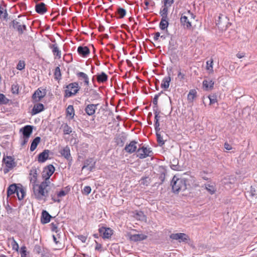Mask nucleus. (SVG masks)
<instances>
[{"mask_svg":"<svg viewBox=\"0 0 257 257\" xmlns=\"http://www.w3.org/2000/svg\"><path fill=\"white\" fill-rule=\"evenodd\" d=\"M96 80L99 83H103L106 82L108 79V76L104 72H101L100 73L96 75Z\"/></svg>","mask_w":257,"mask_h":257,"instance_id":"5701e85b","label":"nucleus"},{"mask_svg":"<svg viewBox=\"0 0 257 257\" xmlns=\"http://www.w3.org/2000/svg\"><path fill=\"white\" fill-rule=\"evenodd\" d=\"M18 189V187L16 186V184H12L11 185L7 190V195L8 196L15 193L17 192V191Z\"/></svg>","mask_w":257,"mask_h":257,"instance_id":"2f4dec72","label":"nucleus"},{"mask_svg":"<svg viewBox=\"0 0 257 257\" xmlns=\"http://www.w3.org/2000/svg\"><path fill=\"white\" fill-rule=\"evenodd\" d=\"M160 37V33L159 32H156L154 34V39L155 41H157L159 38Z\"/></svg>","mask_w":257,"mask_h":257,"instance_id":"69168bd1","label":"nucleus"},{"mask_svg":"<svg viewBox=\"0 0 257 257\" xmlns=\"http://www.w3.org/2000/svg\"><path fill=\"white\" fill-rule=\"evenodd\" d=\"M3 161L6 166V168L4 169V172L5 174L8 173L10 170L12 169L16 166L14 159L11 156H7L4 158Z\"/></svg>","mask_w":257,"mask_h":257,"instance_id":"39448f33","label":"nucleus"},{"mask_svg":"<svg viewBox=\"0 0 257 257\" xmlns=\"http://www.w3.org/2000/svg\"><path fill=\"white\" fill-rule=\"evenodd\" d=\"M124 150L128 153L132 154L137 149V142L135 141H131L128 144H126Z\"/></svg>","mask_w":257,"mask_h":257,"instance_id":"9d476101","label":"nucleus"},{"mask_svg":"<svg viewBox=\"0 0 257 257\" xmlns=\"http://www.w3.org/2000/svg\"><path fill=\"white\" fill-rule=\"evenodd\" d=\"M78 238L83 243L85 242L87 239V237L85 236L82 235L78 236Z\"/></svg>","mask_w":257,"mask_h":257,"instance_id":"052dcab7","label":"nucleus"},{"mask_svg":"<svg viewBox=\"0 0 257 257\" xmlns=\"http://www.w3.org/2000/svg\"><path fill=\"white\" fill-rule=\"evenodd\" d=\"M67 115L73 118L74 115V110L73 105H69L66 109Z\"/></svg>","mask_w":257,"mask_h":257,"instance_id":"ea45409f","label":"nucleus"},{"mask_svg":"<svg viewBox=\"0 0 257 257\" xmlns=\"http://www.w3.org/2000/svg\"><path fill=\"white\" fill-rule=\"evenodd\" d=\"M77 52L83 57H86L90 53L89 49L87 46H79L77 48Z\"/></svg>","mask_w":257,"mask_h":257,"instance_id":"a211bd4d","label":"nucleus"},{"mask_svg":"<svg viewBox=\"0 0 257 257\" xmlns=\"http://www.w3.org/2000/svg\"><path fill=\"white\" fill-rule=\"evenodd\" d=\"M177 78L180 80H182L185 79V74L181 72V70H179L177 75Z\"/></svg>","mask_w":257,"mask_h":257,"instance_id":"5fc2aeb1","label":"nucleus"},{"mask_svg":"<svg viewBox=\"0 0 257 257\" xmlns=\"http://www.w3.org/2000/svg\"><path fill=\"white\" fill-rule=\"evenodd\" d=\"M117 13L119 15V18H122L126 15V11L123 8H119L118 9Z\"/></svg>","mask_w":257,"mask_h":257,"instance_id":"a18cd8bd","label":"nucleus"},{"mask_svg":"<svg viewBox=\"0 0 257 257\" xmlns=\"http://www.w3.org/2000/svg\"><path fill=\"white\" fill-rule=\"evenodd\" d=\"M41 141V138L39 137H37L35 138L33 142L31 143L30 147V151L33 152L37 148L38 145L39 144Z\"/></svg>","mask_w":257,"mask_h":257,"instance_id":"c756f323","label":"nucleus"},{"mask_svg":"<svg viewBox=\"0 0 257 257\" xmlns=\"http://www.w3.org/2000/svg\"><path fill=\"white\" fill-rule=\"evenodd\" d=\"M20 132L22 133L23 136L30 137L33 132V126L27 125L21 128Z\"/></svg>","mask_w":257,"mask_h":257,"instance_id":"4468645a","label":"nucleus"},{"mask_svg":"<svg viewBox=\"0 0 257 257\" xmlns=\"http://www.w3.org/2000/svg\"><path fill=\"white\" fill-rule=\"evenodd\" d=\"M76 76L81 80H83L86 85L88 86L89 83L88 75L84 72H79L76 73Z\"/></svg>","mask_w":257,"mask_h":257,"instance_id":"393cba45","label":"nucleus"},{"mask_svg":"<svg viewBox=\"0 0 257 257\" xmlns=\"http://www.w3.org/2000/svg\"><path fill=\"white\" fill-rule=\"evenodd\" d=\"M9 102V99L6 97L5 95L0 93V104H7Z\"/></svg>","mask_w":257,"mask_h":257,"instance_id":"49530a36","label":"nucleus"},{"mask_svg":"<svg viewBox=\"0 0 257 257\" xmlns=\"http://www.w3.org/2000/svg\"><path fill=\"white\" fill-rule=\"evenodd\" d=\"M29 138L30 137L23 136V140L21 142V145L24 146L25 145H26L28 142Z\"/></svg>","mask_w":257,"mask_h":257,"instance_id":"4d7b16f0","label":"nucleus"},{"mask_svg":"<svg viewBox=\"0 0 257 257\" xmlns=\"http://www.w3.org/2000/svg\"><path fill=\"white\" fill-rule=\"evenodd\" d=\"M99 231L103 238H109L113 233L112 230L109 228L101 227L99 229Z\"/></svg>","mask_w":257,"mask_h":257,"instance_id":"f8f14e48","label":"nucleus"},{"mask_svg":"<svg viewBox=\"0 0 257 257\" xmlns=\"http://www.w3.org/2000/svg\"><path fill=\"white\" fill-rule=\"evenodd\" d=\"M214 82L210 79H205L203 81V86L205 90L212 89L213 87Z\"/></svg>","mask_w":257,"mask_h":257,"instance_id":"412c9836","label":"nucleus"},{"mask_svg":"<svg viewBox=\"0 0 257 257\" xmlns=\"http://www.w3.org/2000/svg\"><path fill=\"white\" fill-rule=\"evenodd\" d=\"M205 188L210 194H213L215 191L216 189L214 184H207L205 185Z\"/></svg>","mask_w":257,"mask_h":257,"instance_id":"c9c22d12","label":"nucleus"},{"mask_svg":"<svg viewBox=\"0 0 257 257\" xmlns=\"http://www.w3.org/2000/svg\"><path fill=\"white\" fill-rule=\"evenodd\" d=\"M51 182L43 181L40 184H33V191L36 198L42 199L44 197L48 196V192L51 186Z\"/></svg>","mask_w":257,"mask_h":257,"instance_id":"f257e3e1","label":"nucleus"},{"mask_svg":"<svg viewBox=\"0 0 257 257\" xmlns=\"http://www.w3.org/2000/svg\"><path fill=\"white\" fill-rule=\"evenodd\" d=\"M94 167V162L92 159L86 160L84 162V164L82 168V170H84L86 168H88L89 171H91Z\"/></svg>","mask_w":257,"mask_h":257,"instance_id":"4be33fe9","label":"nucleus"},{"mask_svg":"<svg viewBox=\"0 0 257 257\" xmlns=\"http://www.w3.org/2000/svg\"><path fill=\"white\" fill-rule=\"evenodd\" d=\"M16 193H17L18 198L19 200H22L25 195V192L24 189H23L22 188H21V187H18V189Z\"/></svg>","mask_w":257,"mask_h":257,"instance_id":"e433bc0d","label":"nucleus"},{"mask_svg":"<svg viewBox=\"0 0 257 257\" xmlns=\"http://www.w3.org/2000/svg\"><path fill=\"white\" fill-rule=\"evenodd\" d=\"M156 136L157 142L160 146H163L165 144V142L163 140V137L161 136V135L158 133V132H156Z\"/></svg>","mask_w":257,"mask_h":257,"instance_id":"37998d69","label":"nucleus"},{"mask_svg":"<svg viewBox=\"0 0 257 257\" xmlns=\"http://www.w3.org/2000/svg\"><path fill=\"white\" fill-rule=\"evenodd\" d=\"M61 155L67 160H71L70 150L68 146H66L60 151Z\"/></svg>","mask_w":257,"mask_h":257,"instance_id":"6ab92c4d","label":"nucleus"},{"mask_svg":"<svg viewBox=\"0 0 257 257\" xmlns=\"http://www.w3.org/2000/svg\"><path fill=\"white\" fill-rule=\"evenodd\" d=\"M134 217L139 220H144L146 219V216L144 213L142 211H136L134 212Z\"/></svg>","mask_w":257,"mask_h":257,"instance_id":"7c9ffc66","label":"nucleus"},{"mask_svg":"<svg viewBox=\"0 0 257 257\" xmlns=\"http://www.w3.org/2000/svg\"><path fill=\"white\" fill-rule=\"evenodd\" d=\"M51 217V215L46 210H43L42 213L41 222L43 223H47L50 222Z\"/></svg>","mask_w":257,"mask_h":257,"instance_id":"bb28decb","label":"nucleus"},{"mask_svg":"<svg viewBox=\"0 0 257 257\" xmlns=\"http://www.w3.org/2000/svg\"><path fill=\"white\" fill-rule=\"evenodd\" d=\"M180 167L177 165L175 164H171V168L174 170L178 171L179 170Z\"/></svg>","mask_w":257,"mask_h":257,"instance_id":"e2e57ef3","label":"nucleus"},{"mask_svg":"<svg viewBox=\"0 0 257 257\" xmlns=\"http://www.w3.org/2000/svg\"><path fill=\"white\" fill-rule=\"evenodd\" d=\"M25 63L24 61L20 60L19 61L18 64L17 66V69L19 70H22L25 68Z\"/></svg>","mask_w":257,"mask_h":257,"instance_id":"8fccbe9b","label":"nucleus"},{"mask_svg":"<svg viewBox=\"0 0 257 257\" xmlns=\"http://www.w3.org/2000/svg\"><path fill=\"white\" fill-rule=\"evenodd\" d=\"M44 109V105L42 103H37L34 105L32 110V115L36 114L41 111H42Z\"/></svg>","mask_w":257,"mask_h":257,"instance_id":"b1692460","label":"nucleus"},{"mask_svg":"<svg viewBox=\"0 0 257 257\" xmlns=\"http://www.w3.org/2000/svg\"><path fill=\"white\" fill-rule=\"evenodd\" d=\"M8 13L5 6L3 3L0 4V19H6L8 17Z\"/></svg>","mask_w":257,"mask_h":257,"instance_id":"cd10ccee","label":"nucleus"},{"mask_svg":"<svg viewBox=\"0 0 257 257\" xmlns=\"http://www.w3.org/2000/svg\"><path fill=\"white\" fill-rule=\"evenodd\" d=\"M91 191V188L90 186H85L82 190V193L86 195L90 193Z\"/></svg>","mask_w":257,"mask_h":257,"instance_id":"3c124183","label":"nucleus"},{"mask_svg":"<svg viewBox=\"0 0 257 257\" xmlns=\"http://www.w3.org/2000/svg\"><path fill=\"white\" fill-rule=\"evenodd\" d=\"M172 190L174 192H178L186 189L185 181L181 178H177L174 176L171 181Z\"/></svg>","mask_w":257,"mask_h":257,"instance_id":"f03ea898","label":"nucleus"},{"mask_svg":"<svg viewBox=\"0 0 257 257\" xmlns=\"http://www.w3.org/2000/svg\"><path fill=\"white\" fill-rule=\"evenodd\" d=\"M55 171V168L52 165H49L46 167L42 173V177L45 179V181L51 182L50 177L52 175Z\"/></svg>","mask_w":257,"mask_h":257,"instance_id":"0eeeda50","label":"nucleus"},{"mask_svg":"<svg viewBox=\"0 0 257 257\" xmlns=\"http://www.w3.org/2000/svg\"><path fill=\"white\" fill-rule=\"evenodd\" d=\"M224 148L227 150H230L232 149V147H231V146L229 144H228L227 143H225L224 144Z\"/></svg>","mask_w":257,"mask_h":257,"instance_id":"338daca9","label":"nucleus"},{"mask_svg":"<svg viewBox=\"0 0 257 257\" xmlns=\"http://www.w3.org/2000/svg\"><path fill=\"white\" fill-rule=\"evenodd\" d=\"M98 104H90L86 105L85 108V111L87 113V115L91 116L93 115L96 111V109L97 108V106Z\"/></svg>","mask_w":257,"mask_h":257,"instance_id":"ddd939ff","label":"nucleus"},{"mask_svg":"<svg viewBox=\"0 0 257 257\" xmlns=\"http://www.w3.org/2000/svg\"><path fill=\"white\" fill-rule=\"evenodd\" d=\"M168 25V18H162L159 25L160 28L162 30H164L167 28Z\"/></svg>","mask_w":257,"mask_h":257,"instance_id":"473e14b6","label":"nucleus"},{"mask_svg":"<svg viewBox=\"0 0 257 257\" xmlns=\"http://www.w3.org/2000/svg\"><path fill=\"white\" fill-rule=\"evenodd\" d=\"M155 128L157 132H158L160 130V123L157 120L155 122Z\"/></svg>","mask_w":257,"mask_h":257,"instance_id":"13d9d810","label":"nucleus"},{"mask_svg":"<svg viewBox=\"0 0 257 257\" xmlns=\"http://www.w3.org/2000/svg\"><path fill=\"white\" fill-rule=\"evenodd\" d=\"M206 69L210 72H213V60L207 61L206 62Z\"/></svg>","mask_w":257,"mask_h":257,"instance_id":"79ce46f5","label":"nucleus"},{"mask_svg":"<svg viewBox=\"0 0 257 257\" xmlns=\"http://www.w3.org/2000/svg\"><path fill=\"white\" fill-rule=\"evenodd\" d=\"M168 8L169 7L164 6L161 10L160 14L162 18H168Z\"/></svg>","mask_w":257,"mask_h":257,"instance_id":"58836bf2","label":"nucleus"},{"mask_svg":"<svg viewBox=\"0 0 257 257\" xmlns=\"http://www.w3.org/2000/svg\"><path fill=\"white\" fill-rule=\"evenodd\" d=\"M46 94L45 90L41 91L39 88L33 94L32 99L34 102H38L43 98Z\"/></svg>","mask_w":257,"mask_h":257,"instance_id":"1a4fd4ad","label":"nucleus"},{"mask_svg":"<svg viewBox=\"0 0 257 257\" xmlns=\"http://www.w3.org/2000/svg\"><path fill=\"white\" fill-rule=\"evenodd\" d=\"M144 3L147 7H148L150 4H151L152 6L154 4V2L152 0H145ZM146 9H148V8Z\"/></svg>","mask_w":257,"mask_h":257,"instance_id":"bf43d9fd","label":"nucleus"},{"mask_svg":"<svg viewBox=\"0 0 257 257\" xmlns=\"http://www.w3.org/2000/svg\"><path fill=\"white\" fill-rule=\"evenodd\" d=\"M51 48L52 49L53 54L56 55L58 58H60L61 56V51L59 50L57 45L56 44L52 45Z\"/></svg>","mask_w":257,"mask_h":257,"instance_id":"72a5a7b5","label":"nucleus"},{"mask_svg":"<svg viewBox=\"0 0 257 257\" xmlns=\"http://www.w3.org/2000/svg\"><path fill=\"white\" fill-rule=\"evenodd\" d=\"M246 196H248L251 198H256L257 197V191L255 189L253 188L252 186L250 187V189L249 191H248L246 193Z\"/></svg>","mask_w":257,"mask_h":257,"instance_id":"f704fd0d","label":"nucleus"},{"mask_svg":"<svg viewBox=\"0 0 257 257\" xmlns=\"http://www.w3.org/2000/svg\"><path fill=\"white\" fill-rule=\"evenodd\" d=\"M67 193L68 191L62 190L57 192L56 195L52 194L51 195V199L54 202L59 203L61 201L60 198L65 196Z\"/></svg>","mask_w":257,"mask_h":257,"instance_id":"9b49d317","label":"nucleus"},{"mask_svg":"<svg viewBox=\"0 0 257 257\" xmlns=\"http://www.w3.org/2000/svg\"><path fill=\"white\" fill-rule=\"evenodd\" d=\"M30 175L31 176L30 182L32 185L36 184L37 180V172L36 170H31L30 171Z\"/></svg>","mask_w":257,"mask_h":257,"instance_id":"c85d7f7f","label":"nucleus"},{"mask_svg":"<svg viewBox=\"0 0 257 257\" xmlns=\"http://www.w3.org/2000/svg\"><path fill=\"white\" fill-rule=\"evenodd\" d=\"M208 97L210 100V104H214L217 102V99L215 96H209Z\"/></svg>","mask_w":257,"mask_h":257,"instance_id":"6e6d98bb","label":"nucleus"},{"mask_svg":"<svg viewBox=\"0 0 257 257\" xmlns=\"http://www.w3.org/2000/svg\"><path fill=\"white\" fill-rule=\"evenodd\" d=\"M35 10L37 13L43 15L46 13L47 9L44 3H40L36 5Z\"/></svg>","mask_w":257,"mask_h":257,"instance_id":"2eb2a0df","label":"nucleus"},{"mask_svg":"<svg viewBox=\"0 0 257 257\" xmlns=\"http://www.w3.org/2000/svg\"><path fill=\"white\" fill-rule=\"evenodd\" d=\"M66 89L65 90V96L67 97H71L75 95L79 90L78 83L73 82L70 83L66 86Z\"/></svg>","mask_w":257,"mask_h":257,"instance_id":"7ed1b4c3","label":"nucleus"},{"mask_svg":"<svg viewBox=\"0 0 257 257\" xmlns=\"http://www.w3.org/2000/svg\"><path fill=\"white\" fill-rule=\"evenodd\" d=\"M49 151L45 150L43 152L39 155L38 161L40 163L45 162L49 157Z\"/></svg>","mask_w":257,"mask_h":257,"instance_id":"aec40b11","label":"nucleus"},{"mask_svg":"<svg viewBox=\"0 0 257 257\" xmlns=\"http://www.w3.org/2000/svg\"><path fill=\"white\" fill-rule=\"evenodd\" d=\"M55 78L57 80H59L61 78V74L60 71V69L59 67H57L55 68V72H54Z\"/></svg>","mask_w":257,"mask_h":257,"instance_id":"a19ab883","label":"nucleus"},{"mask_svg":"<svg viewBox=\"0 0 257 257\" xmlns=\"http://www.w3.org/2000/svg\"><path fill=\"white\" fill-rule=\"evenodd\" d=\"M160 95V93L157 94H156L155 95V97L153 99V104L154 105V106L153 107H156L157 108H158V98L159 97Z\"/></svg>","mask_w":257,"mask_h":257,"instance_id":"603ef678","label":"nucleus"},{"mask_svg":"<svg viewBox=\"0 0 257 257\" xmlns=\"http://www.w3.org/2000/svg\"><path fill=\"white\" fill-rule=\"evenodd\" d=\"M64 134L65 135H69L72 132V128L68 124H65L63 130Z\"/></svg>","mask_w":257,"mask_h":257,"instance_id":"de8ad7c7","label":"nucleus"},{"mask_svg":"<svg viewBox=\"0 0 257 257\" xmlns=\"http://www.w3.org/2000/svg\"><path fill=\"white\" fill-rule=\"evenodd\" d=\"M174 0H164V6L169 8L174 3Z\"/></svg>","mask_w":257,"mask_h":257,"instance_id":"864d4df0","label":"nucleus"},{"mask_svg":"<svg viewBox=\"0 0 257 257\" xmlns=\"http://www.w3.org/2000/svg\"><path fill=\"white\" fill-rule=\"evenodd\" d=\"M168 76L165 77L162 81V83L161 86L162 88L165 89H167L169 88L170 85V83L171 82V74L170 72L168 71Z\"/></svg>","mask_w":257,"mask_h":257,"instance_id":"dca6fc26","label":"nucleus"},{"mask_svg":"<svg viewBox=\"0 0 257 257\" xmlns=\"http://www.w3.org/2000/svg\"><path fill=\"white\" fill-rule=\"evenodd\" d=\"M27 254L26 248L25 246H22L21 248V255Z\"/></svg>","mask_w":257,"mask_h":257,"instance_id":"680f3d73","label":"nucleus"},{"mask_svg":"<svg viewBox=\"0 0 257 257\" xmlns=\"http://www.w3.org/2000/svg\"><path fill=\"white\" fill-rule=\"evenodd\" d=\"M196 91L194 89H192L190 91L187 96L188 101L192 102L196 96Z\"/></svg>","mask_w":257,"mask_h":257,"instance_id":"4c0bfd02","label":"nucleus"},{"mask_svg":"<svg viewBox=\"0 0 257 257\" xmlns=\"http://www.w3.org/2000/svg\"><path fill=\"white\" fill-rule=\"evenodd\" d=\"M170 237L172 239L178 240L179 242H188L190 240L189 236L183 233H172Z\"/></svg>","mask_w":257,"mask_h":257,"instance_id":"423d86ee","label":"nucleus"},{"mask_svg":"<svg viewBox=\"0 0 257 257\" xmlns=\"http://www.w3.org/2000/svg\"><path fill=\"white\" fill-rule=\"evenodd\" d=\"M13 26L15 29H16L20 34H22L24 31L26 30V26L25 25H21L20 23L16 20H14L12 22Z\"/></svg>","mask_w":257,"mask_h":257,"instance_id":"f3484780","label":"nucleus"},{"mask_svg":"<svg viewBox=\"0 0 257 257\" xmlns=\"http://www.w3.org/2000/svg\"><path fill=\"white\" fill-rule=\"evenodd\" d=\"M245 55L244 53H238L236 54V57L239 59L243 58Z\"/></svg>","mask_w":257,"mask_h":257,"instance_id":"774afa93","label":"nucleus"},{"mask_svg":"<svg viewBox=\"0 0 257 257\" xmlns=\"http://www.w3.org/2000/svg\"><path fill=\"white\" fill-rule=\"evenodd\" d=\"M153 111L155 114V121H157V120L158 121H159V118H160L159 113H160V112L158 110V108H157L156 107H153Z\"/></svg>","mask_w":257,"mask_h":257,"instance_id":"09e8293b","label":"nucleus"},{"mask_svg":"<svg viewBox=\"0 0 257 257\" xmlns=\"http://www.w3.org/2000/svg\"><path fill=\"white\" fill-rule=\"evenodd\" d=\"M12 242H11V245L12 246V248L14 250H15L16 251H18V249L19 248V246L17 242L15 240V239L13 237L11 239Z\"/></svg>","mask_w":257,"mask_h":257,"instance_id":"c03bdc74","label":"nucleus"},{"mask_svg":"<svg viewBox=\"0 0 257 257\" xmlns=\"http://www.w3.org/2000/svg\"><path fill=\"white\" fill-rule=\"evenodd\" d=\"M153 152L150 148L142 147L137 150V156L141 159H145L147 157H151L153 155Z\"/></svg>","mask_w":257,"mask_h":257,"instance_id":"20e7f679","label":"nucleus"},{"mask_svg":"<svg viewBox=\"0 0 257 257\" xmlns=\"http://www.w3.org/2000/svg\"><path fill=\"white\" fill-rule=\"evenodd\" d=\"M92 96L93 97L97 98L99 97V94H98V93H97V92L96 90H93L92 91Z\"/></svg>","mask_w":257,"mask_h":257,"instance_id":"0e129e2a","label":"nucleus"},{"mask_svg":"<svg viewBox=\"0 0 257 257\" xmlns=\"http://www.w3.org/2000/svg\"><path fill=\"white\" fill-rule=\"evenodd\" d=\"M127 236L131 240L134 241H142L147 238V235L142 233L133 234L132 233H128Z\"/></svg>","mask_w":257,"mask_h":257,"instance_id":"6e6552de","label":"nucleus"},{"mask_svg":"<svg viewBox=\"0 0 257 257\" xmlns=\"http://www.w3.org/2000/svg\"><path fill=\"white\" fill-rule=\"evenodd\" d=\"M181 24L187 28H190L192 26L191 23L189 21L188 17L185 15H182L180 18Z\"/></svg>","mask_w":257,"mask_h":257,"instance_id":"a878e982","label":"nucleus"}]
</instances>
